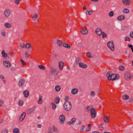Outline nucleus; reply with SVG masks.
<instances>
[{
	"mask_svg": "<svg viewBox=\"0 0 133 133\" xmlns=\"http://www.w3.org/2000/svg\"><path fill=\"white\" fill-rule=\"evenodd\" d=\"M106 76L108 77V80L112 81H114L116 79H118L119 77L118 74H112L111 71H109L107 73Z\"/></svg>",
	"mask_w": 133,
	"mask_h": 133,
	"instance_id": "f257e3e1",
	"label": "nucleus"
},
{
	"mask_svg": "<svg viewBox=\"0 0 133 133\" xmlns=\"http://www.w3.org/2000/svg\"><path fill=\"white\" fill-rule=\"evenodd\" d=\"M63 107L65 110L67 111H70L72 108L71 103L69 101H66L64 103Z\"/></svg>",
	"mask_w": 133,
	"mask_h": 133,
	"instance_id": "f03ea898",
	"label": "nucleus"
},
{
	"mask_svg": "<svg viewBox=\"0 0 133 133\" xmlns=\"http://www.w3.org/2000/svg\"><path fill=\"white\" fill-rule=\"evenodd\" d=\"M113 41L109 42L107 43V45L108 47L112 51H114L115 50L114 46L113 43Z\"/></svg>",
	"mask_w": 133,
	"mask_h": 133,
	"instance_id": "7ed1b4c3",
	"label": "nucleus"
},
{
	"mask_svg": "<svg viewBox=\"0 0 133 133\" xmlns=\"http://www.w3.org/2000/svg\"><path fill=\"white\" fill-rule=\"evenodd\" d=\"M131 76L130 73L128 71H127L125 72L124 75V78L125 79L127 80H129L131 79Z\"/></svg>",
	"mask_w": 133,
	"mask_h": 133,
	"instance_id": "20e7f679",
	"label": "nucleus"
},
{
	"mask_svg": "<svg viewBox=\"0 0 133 133\" xmlns=\"http://www.w3.org/2000/svg\"><path fill=\"white\" fill-rule=\"evenodd\" d=\"M91 115L92 118H94L96 116V111L94 108H92L90 110Z\"/></svg>",
	"mask_w": 133,
	"mask_h": 133,
	"instance_id": "39448f33",
	"label": "nucleus"
},
{
	"mask_svg": "<svg viewBox=\"0 0 133 133\" xmlns=\"http://www.w3.org/2000/svg\"><path fill=\"white\" fill-rule=\"evenodd\" d=\"M51 72L53 75H57L58 74V72L52 66L50 67Z\"/></svg>",
	"mask_w": 133,
	"mask_h": 133,
	"instance_id": "423d86ee",
	"label": "nucleus"
},
{
	"mask_svg": "<svg viewBox=\"0 0 133 133\" xmlns=\"http://www.w3.org/2000/svg\"><path fill=\"white\" fill-rule=\"evenodd\" d=\"M11 10L9 9H6L4 12V15L6 17H9L11 14Z\"/></svg>",
	"mask_w": 133,
	"mask_h": 133,
	"instance_id": "0eeeda50",
	"label": "nucleus"
},
{
	"mask_svg": "<svg viewBox=\"0 0 133 133\" xmlns=\"http://www.w3.org/2000/svg\"><path fill=\"white\" fill-rule=\"evenodd\" d=\"M3 64L6 67L10 68L11 66V64L8 61H4L3 62Z\"/></svg>",
	"mask_w": 133,
	"mask_h": 133,
	"instance_id": "6e6552de",
	"label": "nucleus"
},
{
	"mask_svg": "<svg viewBox=\"0 0 133 133\" xmlns=\"http://www.w3.org/2000/svg\"><path fill=\"white\" fill-rule=\"evenodd\" d=\"M25 82V80L23 78L21 79L19 81L18 85L20 87H22L24 85Z\"/></svg>",
	"mask_w": 133,
	"mask_h": 133,
	"instance_id": "1a4fd4ad",
	"label": "nucleus"
},
{
	"mask_svg": "<svg viewBox=\"0 0 133 133\" xmlns=\"http://www.w3.org/2000/svg\"><path fill=\"white\" fill-rule=\"evenodd\" d=\"M81 32L83 35L87 34L88 33L87 28L85 27L82 28V30L81 31Z\"/></svg>",
	"mask_w": 133,
	"mask_h": 133,
	"instance_id": "9d476101",
	"label": "nucleus"
},
{
	"mask_svg": "<svg viewBox=\"0 0 133 133\" xmlns=\"http://www.w3.org/2000/svg\"><path fill=\"white\" fill-rule=\"evenodd\" d=\"M59 119L60 121V123L63 124L64 122L65 119V117L64 116L61 115L60 116Z\"/></svg>",
	"mask_w": 133,
	"mask_h": 133,
	"instance_id": "9b49d317",
	"label": "nucleus"
},
{
	"mask_svg": "<svg viewBox=\"0 0 133 133\" xmlns=\"http://www.w3.org/2000/svg\"><path fill=\"white\" fill-rule=\"evenodd\" d=\"M26 113L25 112H23L21 114L20 116L19 119V121L20 122H21L24 119L25 117V116Z\"/></svg>",
	"mask_w": 133,
	"mask_h": 133,
	"instance_id": "f8f14e48",
	"label": "nucleus"
},
{
	"mask_svg": "<svg viewBox=\"0 0 133 133\" xmlns=\"http://www.w3.org/2000/svg\"><path fill=\"white\" fill-rule=\"evenodd\" d=\"M123 3L125 5H128L130 4V0H122Z\"/></svg>",
	"mask_w": 133,
	"mask_h": 133,
	"instance_id": "ddd939ff",
	"label": "nucleus"
},
{
	"mask_svg": "<svg viewBox=\"0 0 133 133\" xmlns=\"http://www.w3.org/2000/svg\"><path fill=\"white\" fill-rule=\"evenodd\" d=\"M96 33L99 36H100L102 35V32L101 29L99 28L96 29L95 31Z\"/></svg>",
	"mask_w": 133,
	"mask_h": 133,
	"instance_id": "4468645a",
	"label": "nucleus"
},
{
	"mask_svg": "<svg viewBox=\"0 0 133 133\" xmlns=\"http://www.w3.org/2000/svg\"><path fill=\"white\" fill-rule=\"evenodd\" d=\"M64 62L62 61H60L59 63V67L60 70H62L63 68Z\"/></svg>",
	"mask_w": 133,
	"mask_h": 133,
	"instance_id": "2eb2a0df",
	"label": "nucleus"
},
{
	"mask_svg": "<svg viewBox=\"0 0 133 133\" xmlns=\"http://www.w3.org/2000/svg\"><path fill=\"white\" fill-rule=\"evenodd\" d=\"M79 65L80 67L83 68H85L87 67V65L84 64L81 62H80L79 63Z\"/></svg>",
	"mask_w": 133,
	"mask_h": 133,
	"instance_id": "dca6fc26",
	"label": "nucleus"
},
{
	"mask_svg": "<svg viewBox=\"0 0 133 133\" xmlns=\"http://www.w3.org/2000/svg\"><path fill=\"white\" fill-rule=\"evenodd\" d=\"M36 108L35 107H34L29 109L28 111V114H30L32 112L35 110Z\"/></svg>",
	"mask_w": 133,
	"mask_h": 133,
	"instance_id": "f3484780",
	"label": "nucleus"
},
{
	"mask_svg": "<svg viewBox=\"0 0 133 133\" xmlns=\"http://www.w3.org/2000/svg\"><path fill=\"white\" fill-rule=\"evenodd\" d=\"M23 94L24 97L26 98L29 96V92L28 90H25L23 92Z\"/></svg>",
	"mask_w": 133,
	"mask_h": 133,
	"instance_id": "a211bd4d",
	"label": "nucleus"
},
{
	"mask_svg": "<svg viewBox=\"0 0 133 133\" xmlns=\"http://www.w3.org/2000/svg\"><path fill=\"white\" fill-rule=\"evenodd\" d=\"M125 18V17L123 15H121L118 16L117 17V19L120 21H122Z\"/></svg>",
	"mask_w": 133,
	"mask_h": 133,
	"instance_id": "6ab92c4d",
	"label": "nucleus"
},
{
	"mask_svg": "<svg viewBox=\"0 0 133 133\" xmlns=\"http://www.w3.org/2000/svg\"><path fill=\"white\" fill-rule=\"evenodd\" d=\"M78 90L76 88L73 89L71 91V93L73 95L76 94L78 92Z\"/></svg>",
	"mask_w": 133,
	"mask_h": 133,
	"instance_id": "aec40b11",
	"label": "nucleus"
},
{
	"mask_svg": "<svg viewBox=\"0 0 133 133\" xmlns=\"http://www.w3.org/2000/svg\"><path fill=\"white\" fill-rule=\"evenodd\" d=\"M60 99L59 97L57 96L56 97L54 100V102L57 104L60 101Z\"/></svg>",
	"mask_w": 133,
	"mask_h": 133,
	"instance_id": "412c9836",
	"label": "nucleus"
},
{
	"mask_svg": "<svg viewBox=\"0 0 133 133\" xmlns=\"http://www.w3.org/2000/svg\"><path fill=\"white\" fill-rule=\"evenodd\" d=\"M63 46L64 47L69 49L70 48V46L68 44L66 43H63Z\"/></svg>",
	"mask_w": 133,
	"mask_h": 133,
	"instance_id": "4be33fe9",
	"label": "nucleus"
},
{
	"mask_svg": "<svg viewBox=\"0 0 133 133\" xmlns=\"http://www.w3.org/2000/svg\"><path fill=\"white\" fill-rule=\"evenodd\" d=\"M4 26L6 28H10L11 26V24L10 23H5Z\"/></svg>",
	"mask_w": 133,
	"mask_h": 133,
	"instance_id": "5701e85b",
	"label": "nucleus"
},
{
	"mask_svg": "<svg viewBox=\"0 0 133 133\" xmlns=\"http://www.w3.org/2000/svg\"><path fill=\"white\" fill-rule=\"evenodd\" d=\"M86 14L87 15H90L92 14V11L91 10H87L86 11Z\"/></svg>",
	"mask_w": 133,
	"mask_h": 133,
	"instance_id": "b1692460",
	"label": "nucleus"
},
{
	"mask_svg": "<svg viewBox=\"0 0 133 133\" xmlns=\"http://www.w3.org/2000/svg\"><path fill=\"white\" fill-rule=\"evenodd\" d=\"M129 98V96L126 95H124L122 97L123 100H127Z\"/></svg>",
	"mask_w": 133,
	"mask_h": 133,
	"instance_id": "393cba45",
	"label": "nucleus"
},
{
	"mask_svg": "<svg viewBox=\"0 0 133 133\" xmlns=\"http://www.w3.org/2000/svg\"><path fill=\"white\" fill-rule=\"evenodd\" d=\"M2 54L3 57H8V54L5 52L4 50H2Z\"/></svg>",
	"mask_w": 133,
	"mask_h": 133,
	"instance_id": "a878e982",
	"label": "nucleus"
},
{
	"mask_svg": "<svg viewBox=\"0 0 133 133\" xmlns=\"http://www.w3.org/2000/svg\"><path fill=\"white\" fill-rule=\"evenodd\" d=\"M42 96L41 95H39V99L38 101V104H41L42 103Z\"/></svg>",
	"mask_w": 133,
	"mask_h": 133,
	"instance_id": "bb28decb",
	"label": "nucleus"
},
{
	"mask_svg": "<svg viewBox=\"0 0 133 133\" xmlns=\"http://www.w3.org/2000/svg\"><path fill=\"white\" fill-rule=\"evenodd\" d=\"M57 43L59 46H62V42L59 39L57 40Z\"/></svg>",
	"mask_w": 133,
	"mask_h": 133,
	"instance_id": "cd10ccee",
	"label": "nucleus"
},
{
	"mask_svg": "<svg viewBox=\"0 0 133 133\" xmlns=\"http://www.w3.org/2000/svg\"><path fill=\"white\" fill-rule=\"evenodd\" d=\"M55 90L57 92L61 90L60 87L59 85H56L55 87Z\"/></svg>",
	"mask_w": 133,
	"mask_h": 133,
	"instance_id": "c85d7f7f",
	"label": "nucleus"
},
{
	"mask_svg": "<svg viewBox=\"0 0 133 133\" xmlns=\"http://www.w3.org/2000/svg\"><path fill=\"white\" fill-rule=\"evenodd\" d=\"M50 105L52 106V109L54 110L56 109V106L55 104L54 103H51L50 104Z\"/></svg>",
	"mask_w": 133,
	"mask_h": 133,
	"instance_id": "c756f323",
	"label": "nucleus"
},
{
	"mask_svg": "<svg viewBox=\"0 0 133 133\" xmlns=\"http://www.w3.org/2000/svg\"><path fill=\"white\" fill-rule=\"evenodd\" d=\"M108 117L105 115L104 117V121L105 122L107 123L108 122Z\"/></svg>",
	"mask_w": 133,
	"mask_h": 133,
	"instance_id": "7c9ffc66",
	"label": "nucleus"
},
{
	"mask_svg": "<svg viewBox=\"0 0 133 133\" xmlns=\"http://www.w3.org/2000/svg\"><path fill=\"white\" fill-rule=\"evenodd\" d=\"M13 132L15 133H19V130L17 128H16L13 130Z\"/></svg>",
	"mask_w": 133,
	"mask_h": 133,
	"instance_id": "2f4dec72",
	"label": "nucleus"
},
{
	"mask_svg": "<svg viewBox=\"0 0 133 133\" xmlns=\"http://www.w3.org/2000/svg\"><path fill=\"white\" fill-rule=\"evenodd\" d=\"M129 12V10L128 9L124 8L123 9V12L125 13H128Z\"/></svg>",
	"mask_w": 133,
	"mask_h": 133,
	"instance_id": "473e14b6",
	"label": "nucleus"
},
{
	"mask_svg": "<svg viewBox=\"0 0 133 133\" xmlns=\"http://www.w3.org/2000/svg\"><path fill=\"white\" fill-rule=\"evenodd\" d=\"M48 132L49 133H52L53 132V130L51 127H49L48 129Z\"/></svg>",
	"mask_w": 133,
	"mask_h": 133,
	"instance_id": "72a5a7b5",
	"label": "nucleus"
},
{
	"mask_svg": "<svg viewBox=\"0 0 133 133\" xmlns=\"http://www.w3.org/2000/svg\"><path fill=\"white\" fill-rule=\"evenodd\" d=\"M118 69L119 70L123 71L125 69V67L123 66H120L119 67Z\"/></svg>",
	"mask_w": 133,
	"mask_h": 133,
	"instance_id": "f704fd0d",
	"label": "nucleus"
},
{
	"mask_svg": "<svg viewBox=\"0 0 133 133\" xmlns=\"http://www.w3.org/2000/svg\"><path fill=\"white\" fill-rule=\"evenodd\" d=\"M53 129L55 132L56 133H57L59 132V131L54 126H53Z\"/></svg>",
	"mask_w": 133,
	"mask_h": 133,
	"instance_id": "c9c22d12",
	"label": "nucleus"
},
{
	"mask_svg": "<svg viewBox=\"0 0 133 133\" xmlns=\"http://www.w3.org/2000/svg\"><path fill=\"white\" fill-rule=\"evenodd\" d=\"M38 67L39 69L42 70H44L45 69V67L42 65H38Z\"/></svg>",
	"mask_w": 133,
	"mask_h": 133,
	"instance_id": "e433bc0d",
	"label": "nucleus"
},
{
	"mask_svg": "<svg viewBox=\"0 0 133 133\" xmlns=\"http://www.w3.org/2000/svg\"><path fill=\"white\" fill-rule=\"evenodd\" d=\"M25 47L26 48L29 49L31 47V45L30 43H28L26 44Z\"/></svg>",
	"mask_w": 133,
	"mask_h": 133,
	"instance_id": "4c0bfd02",
	"label": "nucleus"
},
{
	"mask_svg": "<svg viewBox=\"0 0 133 133\" xmlns=\"http://www.w3.org/2000/svg\"><path fill=\"white\" fill-rule=\"evenodd\" d=\"M102 37L103 38H106L107 37L106 34L103 32H102Z\"/></svg>",
	"mask_w": 133,
	"mask_h": 133,
	"instance_id": "58836bf2",
	"label": "nucleus"
},
{
	"mask_svg": "<svg viewBox=\"0 0 133 133\" xmlns=\"http://www.w3.org/2000/svg\"><path fill=\"white\" fill-rule=\"evenodd\" d=\"M23 104V101L22 100L19 101L18 102V105L20 106H22Z\"/></svg>",
	"mask_w": 133,
	"mask_h": 133,
	"instance_id": "ea45409f",
	"label": "nucleus"
},
{
	"mask_svg": "<svg viewBox=\"0 0 133 133\" xmlns=\"http://www.w3.org/2000/svg\"><path fill=\"white\" fill-rule=\"evenodd\" d=\"M109 16L112 17L114 16V13L113 11H110L109 13Z\"/></svg>",
	"mask_w": 133,
	"mask_h": 133,
	"instance_id": "a19ab883",
	"label": "nucleus"
},
{
	"mask_svg": "<svg viewBox=\"0 0 133 133\" xmlns=\"http://www.w3.org/2000/svg\"><path fill=\"white\" fill-rule=\"evenodd\" d=\"M76 121V119L74 118H72L71 120L70 121H71L72 124H73Z\"/></svg>",
	"mask_w": 133,
	"mask_h": 133,
	"instance_id": "79ce46f5",
	"label": "nucleus"
},
{
	"mask_svg": "<svg viewBox=\"0 0 133 133\" xmlns=\"http://www.w3.org/2000/svg\"><path fill=\"white\" fill-rule=\"evenodd\" d=\"M21 1V0H15V2L16 4L18 5L19 4Z\"/></svg>",
	"mask_w": 133,
	"mask_h": 133,
	"instance_id": "37998d69",
	"label": "nucleus"
},
{
	"mask_svg": "<svg viewBox=\"0 0 133 133\" xmlns=\"http://www.w3.org/2000/svg\"><path fill=\"white\" fill-rule=\"evenodd\" d=\"M81 60V58H76V62L77 64L79 63V61Z\"/></svg>",
	"mask_w": 133,
	"mask_h": 133,
	"instance_id": "c03bdc74",
	"label": "nucleus"
},
{
	"mask_svg": "<svg viewBox=\"0 0 133 133\" xmlns=\"http://www.w3.org/2000/svg\"><path fill=\"white\" fill-rule=\"evenodd\" d=\"M1 133H8V130L6 129H5L2 131Z\"/></svg>",
	"mask_w": 133,
	"mask_h": 133,
	"instance_id": "a18cd8bd",
	"label": "nucleus"
},
{
	"mask_svg": "<svg viewBox=\"0 0 133 133\" xmlns=\"http://www.w3.org/2000/svg\"><path fill=\"white\" fill-rule=\"evenodd\" d=\"M85 128V127L84 125L79 130L81 132H82L83 131V130H84V129Z\"/></svg>",
	"mask_w": 133,
	"mask_h": 133,
	"instance_id": "49530a36",
	"label": "nucleus"
},
{
	"mask_svg": "<svg viewBox=\"0 0 133 133\" xmlns=\"http://www.w3.org/2000/svg\"><path fill=\"white\" fill-rule=\"evenodd\" d=\"M91 107L92 106L89 105L87 108V110L88 111V112H89V111L90 110H91Z\"/></svg>",
	"mask_w": 133,
	"mask_h": 133,
	"instance_id": "de8ad7c7",
	"label": "nucleus"
},
{
	"mask_svg": "<svg viewBox=\"0 0 133 133\" xmlns=\"http://www.w3.org/2000/svg\"><path fill=\"white\" fill-rule=\"evenodd\" d=\"M127 26H123L122 27V30H127Z\"/></svg>",
	"mask_w": 133,
	"mask_h": 133,
	"instance_id": "09e8293b",
	"label": "nucleus"
},
{
	"mask_svg": "<svg viewBox=\"0 0 133 133\" xmlns=\"http://www.w3.org/2000/svg\"><path fill=\"white\" fill-rule=\"evenodd\" d=\"M38 17V15L36 14H34V16L33 17V18H34L35 19H36Z\"/></svg>",
	"mask_w": 133,
	"mask_h": 133,
	"instance_id": "8fccbe9b",
	"label": "nucleus"
},
{
	"mask_svg": "<svg viewBox=\"0 0 133 133\" xmlns=\"http://www.w3.org/2000/svg\"><path fill=\"white\" fill-rule=\"evenodd\" d=\"M125 41H130V39L129 37H127V36H126L125 37Z\"/></svg>",
	"mask_w": 133,
	"mask_h": 133,
	"instance_id": "3c124183",
	"label": "nucleus"
},
{
	"mask_svg": "<svg viewBox=\"0 0 133 133\" xmlns=\"http://www.w3.org/2000/svg\"><path fill=\"white\" fill-rule=\"evenodd\" d=\"M90 53L89 52H87V54L86 56L89 58H91L92 57V56H90Z\"/></svg>",
	"mask_w": 133,
	"mask_h": 133,
	"instance_id": "603ef678",
	"label": "nucleus"
},
{
	"mask_svg": "<svg viewBox=\"0 0 133 133\" xmlns=\"http://www.w3.org/2000/svg\"><path fill=\"white\" fill-rule=\"evenodd\" d=\"M4 103L2 99H0V106H2V104Z\"/></svg>",
	"mask_w": 133,
	"mask_h": 133,
	"instance_id": "864d4df0",
	"label": "nucleus"
},
{
	"mask_svg": "<svg viewBox=\"0 0 133 133\" xmlns=\"http://www.w3.org/2000/svg\"><path fill=\"white\" fill-rule=\"evenodd\" d=\"M69 99V97L68 96H66L64 98V100L66 101H68Z\"/></svg>",
	"mask_w": 133,
	"mask_h": 133,
	"instance_id": "5fc2aeb1",
	"label": "nucleus"
},
{
	"mask_svg": "<svg viewBox=\"0 0 133 133\" xmlns=\"http://www.w3.org/2000/svg\"><path fill=\"white\" fill-rule=\"evenodd\" d=\"M98 127L101 130H102L103 129V127H102L101 124H100L98 125Z\"/></svg>",
	"mask_w": 133,
	"mask_h": 133,
	"instance_id": "6e6d98bb",
	"label": "nucleus"
},
{
	"mask_svg": "<svg viewBox=\"0 0 133 133\" xmlns=\"http://www.w3.org/2000/svg\"><path fill=\"white\" fill-rule=\"evenodd\" d=\"M24 43H21L20 45V46L23 48H24L25 47L24 46Z\"/></svg>",
	"mask_w": 133,
	"mask_h": 133,
	"instance_id": "4d7b16f0",
	"label": "nucleus"
},
{
	"mask_svg": "<svg viewBox=\"0 0 133 133\" xmlns=\"http://www.w3.org/2000/svg\"><path fill=\"white\" fill-rule=\"evenodd\" d=\"M91 96L92 97H94L95 96V95L94 92L93 91H92L91 92Z\"/></svg>",
	"mask_w": 133,
	"mask_h": 133,
	"instance_id": "13d9d810",
	"label": "nucleus"
},
{
	"mask_svg": "<svg viewBox=\"0 0 133 133\" xmlns=\"http://www.w3.org/2000/svg\"><path fill=\"white\" fill-rule=\"evenodd\" d=\"M130 37L133 38V32H131L130 33Z\"/></svg>",
	"mask_w": 133,
	"mask_h": 133,
	"instance_id": "bf43d9fd",
	"label": "nucleus"
},
{
	"mask_svg": "<svg viewBox=\"0 0 133 133\" xmlns=\"http://www.w3.org/2000/svg\"><path fill=\"white\" fill-rule=\"evenodd\" d=\"M21 61L23 65H24L25 64V62L22 59H21Z\"/></svg>",
	"mask_w": 133,
	"mask_h": 133,
	"instance_id": "052dcab7",
	"label": "nucleus"
},
{
	"mask_svg": "<svg viewBox=\"0 0 133 133\" xmlns=\"http://www.w3.org/2000/svg\"><path fill=\"white\" fill-rule=\"evenodd\" d=\"M25 55L26 56V58H28L29 56V53L28 52H26L25 53Z\"/></svg>",
	"mask_w": 133,
	"mask_h": 133,
	"instance_id": "680f3d73",
	"label": "nucleus"
},
{
	"mask_svg": "<svg viewBox=\"0 0 133 133\" xmlns=\"http://www.w3.org/2000/svg\"><path fill=\"white\" fill-rule=\"evenodd\" d=\"M90 128H89L87 127L86 128L85 130L86 131H88L90 130Z\"/></svg>",
	"mask_w": 133,
	"mask_h": 133,
	"instance_id": "e2e57ef3",
	"label": "nucleus"
},
{
	"mask_svg": "<svg viewBox=\"0 0 133 133\" xmlns=\"http://www.w3.org/2000/svg\"><path fill=\"white\" fill-rule=\"evenodd\" d=\"M128 58H132V56L131 54H128Z\"/></svg>",
	"mask_w": 133,
	"mask_h": 133,
	"instance_id": "0e129e2a",
	"label": "nucleus"
},
{
	"mask_svg": "<svg viewBox=\"0 0 133 133\" xmlns=\"http://www.w3.org/2000/svg\"><path fill=\"white\" fill-rule=\"evenodd\" d=\"M130 102H133V97L130 98L129 100Z\"/></svg>",
	"mask_w": 133,
	"mask_h": 133,
	"instance_id": "69168bd1",
	"label": "nucleus"
},
{
	"mask_svg": "<svg viewBox=\"0 0 133 133\" xmlns=\"http://www.w3.org/2000/svg\"><path fill=\"white\" fill-rule=\"evenodd\" d=\"M0 78L2 79H4V77L2 75H0Z\"/></svg>",
	"mask_w": 133,
	"mask_h": 133,
	"instance_id": "338daca9",
	"label": "nucleus"
},
{
	"mask_svg": "<svg viewBox=\"0 0 133 133\" xmlns=\"http://www.w3.org/2000/svg\"><path fill=\"white\" fill-rule=\"evenodd\" d=\"M11 69L12 71H15V68L13 67H11Z\"/></svg>",
	"mask_w": 133,
	"mask_h": 133,
	"instance_id": "774afa93",
	"label": "nucleus"
}]
</instances>
